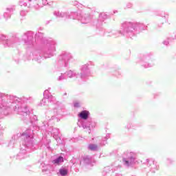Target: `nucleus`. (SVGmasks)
Instances as JSON below:
<instances>
[{
    "mask_svg": "<svg viewBox=\"0 0 176 176\" xmlns=\"http://www.w3.org/2000/svg\"><path fill=\"white\" fill-rule=\"evenodd\" d=\"M74 107H79V103H75V104H74Z\"/></svg>",
    "mask_w": 176,
    "mask_h": 176,
    "instance_id": "obj_6",
    "label": "nucleus"
},
{
    "mask_svg": "<svg viewBox=\"0 0 176 176\" xmlns=\"http://www.w3.org/2000/svg\"><path fill=\"white\" fill-rule=\"evenodd\" d=\"M64 162V158L63 157H59L58 159L52 161L54 164H60V163H63Z\"/></svg>",
    "mask_w": 176,
    "mask_h": 176,
    "instance_id": "obj_2",
    "label": "nucleus"
},
{
    "mask_svg": "<svg viewBox=\"0 0 176 176\" xmlns=\"http://www.w3.org/2000/svg\"><path fill=\"white\" fill-rule=\"evenodd\" d=\"M89 148L91 151H96V149H97V145L91 144V145L89 146Z\"/></svg>",
    "mask_w": 176,
    "mask_h": 176,
    "instance_id": "obj_4",
    "label": "nucleus"
},
{
    "mask_svg": "<svg viewBox=\"0 0 176 176\" xmlns=\"http://www.w3.org/2000/svg\"><path fill=\"white\" fill-rule=\"evenodd\" d=\"M123 162L125 163V164H126V166H130V162H129V161L123 160Z\"/></svg>",
    "mask_w": 176,
    "mask_h": 176,
    "instance_id": "obj_5",
    "label": "nucleus"
},
{
    "mask_svg": "<svg viewBox=\"0 0 176 176\" xmlns=\"http://www.w3.org/2000/svg\"><path fill=\"white\" fill-rule=\"evenodd\" d=\"M60 175H67L68 174V170L65 169H60Z\"/></svg>",
    "mask_w": 176,
    "mask_h": 176,
    "instance_id": "obj_3",
    "label": "nucleus"
},
{
    "mask_svg": "<svg viewBox=\"0 0 176 176\" xmlns=\"http://www.w3.org/2000/svg\"><path fill=\"white\" fill-rule=\"evenodd\" d=\"M89 115H90L89 111L84 110L78 114V117L81 119H83L84 120H86L88 119Z\"/></svg>",
    "mask_w": 176,
    "mask_h": 176,
    "instance_id": "obj_1",
    "label": "nucleus"
}]
</instances>
